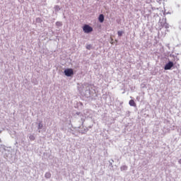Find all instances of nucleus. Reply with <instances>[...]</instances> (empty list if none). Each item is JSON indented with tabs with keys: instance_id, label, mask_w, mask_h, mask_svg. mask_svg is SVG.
Wrapping results in <instances>:
<instances>
[{
	"instance_id": "20e7f679",
	"label": "nucleus",
	"mask_w": 181,
	"mask_h": 181,
	"mask_svg": "<svg viewBox=\"0 0 181 181\" xmlns=\"http://www.w3.org/2000/svg\"><path fill=\"white\" fill-rule=\"evenodd\" d=\"M129 104L131 107H136V103H135L134 100H130Z\"/></svg>"
},
{
	"instance_id": "423d86ee",
	"label": "nucleus",
	"mask_w": 181,
	"mask_h": 181,
	"mask_svg": "<svg viewBox=\"0 0 181 181\" xmlns=\"http://www.w3.org/2000/svg\"><path fill=\"white\" fill-rule=\"evenodd\" d=\"M51 177H52V174H50V173H45V177L47 179H50Z\"/></svg>"
},
{
	"instance_id": "9d476101",
	"label": "nucleus",
	"mask_w": 181,
	"mask_h": 181,
	"mask_svg": "<svg viewBox=\"0 0 181 181\" xmlns=\"http://www.w3.org/2000/svg\"><path fill=\"white\" fill-rule=\"evenodd\" d=\"M178 163H180V165H181V159H180V160H178Z\"/></svg>"
},
{
	"instance_id": "0eeeda50",
	"label": "nucleus",
	"mask_w": 181,
	"mask_h": 181,
	"mask_svg": "<svg viewBox=\"0 0 181 181\" xmlns=\"http://www.w3.org/2000/svg\"><path fill=\"white\" fill-rule=\"evenodd\" d=\"M117 35H118L119 37H121V36H122V35H124V31H118Z\"/></svg>"
},
{
	"instance_id": "1a4fd4ad",
	"label": "nucleus",
	"mask_w": 181,
	"mask_h": 181,
	"mask_svg": "<svg viewBox=\"0 0 181 181\" xmlns=\"http://www.w3.org/2000/svg\"><path fill=\"white\" fill-rule=\"evenodd\" d=\"M30 139L31 141H35V136H33V135L30 136Z\"/></svg>"
},
{
	"instance_id": "9b49d317",
	"label": "nucleus",
	"mask_w": 181,
	"mask_h": 181,
	"mask_svg": "<svg viewBox=\"0 0 181 181\" xmlns=\"http://www.w3.org/2000/svg\"><path fill=\"white\" fill-rule=\"evenodd\" d=\"M55 9H59V6H56Z\"/></svg>"
},
{
	"instance_id": "39448f33",
	"label": "nucleus",
	"mask_w": 181,
	"mask_h": 181,
	"mask_svg": "<svg viewBox=\"0 0 181 181\" xmlns=\"http://www.w3.org/2000/svg\"><path fill=\"white\" fill-rule=\"evenodd\" d=\"M98 19H99V22H100V23H103V22H104V15L100 14L99 16Z\"/></svg>"
},
{
	"instance_id": "f8f14e48",
	"label": "nucleus",
	"mask_w": 181,
	"mask_h": 181,
	"mask_svg": "<svg viewBox=\"0 0 181 181\" xmlns=\"http://www.w3.org/2000/svg\"><path fill=\"white\" fill-rule=\"evenodd\" d=\"M40 127H42V125L40 124H39V128H40Z\"/></svg>"
},
{
	"instance_id": "ddd939ff",
	"label": "nucleus",
	"mask_w": 181,
	"mask_h": 181,
	"mask_svg": "<svg viewBox=\"0 0 181 181\" xmlns=\"http://www.w3.org/2000/svg\"><path fill=\"white\" fill-rule=\"evenodd\" d=\"M90 47H87V49H90Z\"/></svg>"
},
{
	"instance_id": "f257e3e1",
	"label": "nucleus",
	"mask_w": 181,
	"mask_h": 181,
	"mask_svg": "<svg viewBox=\"0 0 181 181\" xmlns=\"http://www.w3.org/2000/svg\"><path fill=\"white\" fill-rule=\"evenodd\" d=\"M64 73L65 76H66V77H71V76H73V74H74V71L72 69H66L64 70Z\"/></svg>"
},
{
	"instance_id": "6e6552de",
	"label": "nucleus",
	"mask_w": 181,
	"mask_h": 181,
	"mask_svg": "<svg viewBox=\"0 0 181 181\" xmlns=\"http://www.w3.org/2000/svg\"><path fill=\"white\" fill-rule=\"evenodd\" d=\"M62 22H60V21H57V23H56V25L57 26H62Z\"/></svg>"
},
{
	"instance_id": "7ed1b4c3",
	"label": "nucleus",
	"mask_w": 181,
	"mask_h": 181,
	"mask_svg": "<svg viewBox=\"0 0 181 181\" xmlns=\"http://www.w3.org/2000/svg\"><path fill=\"white\" fill-rule=\"evenodd\" d=\"M173 66H175V64H173V62H169L164 66V70H170V69H172V67H173Z\"/></svg>"
},
{
	"instance_id": "f03ea898",
	"label": "nucleus",
	"mask_w": 181,
	"mask_h": 181,
	"mask_svg": "<svg viewBox=\"0 0 181 181\" xmlns=\"http://www.w3.org/2000/svg\"><path fill=\"white\" fill-rule=\"evenodd\" d=\"M83 30L85 33H90L93 32V28H91V26H90L88 25H85L83 27Z\"/></svg>"
}]
</instances>
